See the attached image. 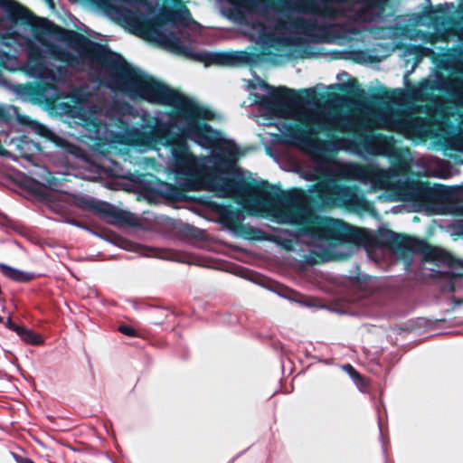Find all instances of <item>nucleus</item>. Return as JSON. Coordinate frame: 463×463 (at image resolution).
<instances>
[{"label":"nucleus","instance_id":"obj_1","mask_svg":"<svg viewBox=\"0 0 463 463\" xmlns=\"http://www.w3.org/2000/svg\"><path fill=\"white\" fill-rule=\"evenodd\" d=\"M173 156L176 174L205 179L210 191L219 197L240 199L242 207L251 214L271 217L279 223L307 222L309 209L302 198L250 185L237 177L232 162L204 160L202 163L185 147L174 149Z\"/></svg>","mask_w":463,"mask_h":463},{"label":"nucleus","instance_id":"obj_2","mask_svg":"<svg viewBox=\"0 0 463 463\" xmlns=\"http://www.w3.org/2000/svg\"><path fill=\"white\" fill-rule=\"evenodd\" d=\"M109 86L114 90L125 93L132 99H140L152 104L172 106L192 118H213V113L208 109L127 66H117L113 69Z\"/></svg>","mask_w":463,"mask_h":463},{"label":"nucleus","instance_id":"obj_3","mask_svg":"<svg viewBox=\"0 0 463 463\" xmlns=\"http://www.w3.org/2000/svg\"><path fill=\"white\" fill-rule=\"evenodd\" d=\"M75 105L70 110L73 122L82 126L91 139L105 140L109 143H120L133 146H151L154 137L147 135L146 128H129L128 123L113 112L109 115L89 106V99H80L75 96Z\"/></svg>","mask_w":463,"mask_h":463},{"label":"nucleus","instance_id":"obj_4","mask_svg":"<svg viewBox=\"0 0 463 463\" xmlns=\"http://www.w3.org/2000/svg\"><path fill=\"white\" fill-rule=\"evenodd\" d=\"M352 237L351 228L343 222L321 219L312 226L311 251L323 260L343 259L349 254L345 249Z\"/></svg>","mask_w":463,"mask_h":463},{"label":"nucleus","instance_id":"obj_5","mask_svg":"<svg viewBox=\"0 0 463 463\" xmlns=\"http://www.w3.org/2000/svg\"><path fill=\"white\" fill-rule=\"evenodd\" d=\"M299 26L288 15L275 14L266 17L264 24H253L248 32L250 38L267 47L298 44Z\"/></svg>","mask_w":463,"mask_h":463},{"label":"nucleus","instance_id":"obj_6","mask_svg":"<svg viewBox=\"0 0 463 463\" xmlns=\"http://www.w3.org/2000/svg\"><path fill=\"white\" fill-rule=\"evenodd\" d=\"M385 0H330L324 15L330 18L347 17L359 23L373 22L382 16Z\"/></svg>","mask_w":463,"mask_h":463},{"label":"nucleus","instance_id":"obj_7","mask_svg":"<svg viewBox=\"0 0 463 463\" xmlns=\"http://www.w3.org/2000/svg\"><path fill=\"white\" fill-rule=\"evenodd\" d=\"M295 116L299 122L318 130L335 129L343 132L358 131V127L354 118L349 116L338 117L331 115L318 108L315 109L302 108Z\"/></svg>","mask_w":463,"mask_h":463},{"label":"nucleus","instance_id":"obj_8","mask_svg":"<svg viewBox=\"0 0 463 463\" xmlns=\"http://www.w3.org/2000/svg\"><path fill=\"white\" fill-rule=\"evenodd\" d=\"M118 14L125 23L137 30H148L162 22L161 17H152L154 9L143 0H125Z\"/></svg>","mask_w":463,"mask_h":463},{"label":"nucleus","instance_id":"obj_9","mask_svg":"<svg viewBox=\"0 0 463 463\" xmlns=\"http://www.w3.org/2000/svg\"><path fill=\"white\" fill-rule=\"evenodd\" d=\"M352 173L356 174L359 178L367 179L375 188L395 191L401 194L404 190V182L393 170H383L376 167H353Z\"/></svg>","mask_w":463,"mask_h":463},{"label":"nucleus","instance_id":"obj_10","mask_svg":"<svg viewBox=\"0 0 463 463\" xmlns=\"http://www.w3.org/2000/svg\"><path fill=\"white\" fill-rule=\"evenodd\" d=\"M310 191L317 194L318 198L326 204L351 202L354 197V193L351 188L339 185L331 179L315 184Z\"/></svg>","mask_w":463,"mask_h":463},{"label":"nucleus","instance_id":"obj_11","mask_svg":"<svg viewBox=\"0 0 463 463\" xmlns=\"http://www.w3.org/2000/svg\"><path fill=\"white\" fill-rule=\"evenodd\" d=\"M422 118L406 116L401 118L392 119L387 117L381 118L378 121L365 126L366 128H383L411 137L420 132Z\"/></svg>","mask_w":463,"mask_h":463},{"label":"nucleus","instance_id":"obj_12","mask_svg":"<svg viewBox=\"0 0 463 463\" xmlns=\"http://www.w3.org/2000/svg\"><path fill=\"white\" fill-rule=\"evenodd\" d=\"M26 51L28 56L26 71L35 78L55 80L53 71L48 67L44 60L43 49L29 43L26 45Z\"/></svg>","mask_w":463,"mask_h":463},{"label":"nucleus","instance_id":"obj_13","mask_svg":"<svg viewBox=\"0 0 463 463\" xmlns=\"http://www.w3.org/2000/svg\"><path fill=\"white\" fill-rule=\"evenodd\" d=\"M153 33L155 40L164 44L171 51L175 52H183L182 43L180 42L179 38L174 35L172 33H167L161 28H155Z\"/></svg>","mask_w":463,"mask_h":463},{"label":"nucleus","instance_id":"obj_14","mask_svg":"<svg viewBox=\"0 0 463 463\" xmlns=\"http://www.w3.org/2000/svg\"><path fill=\"white\" fill-rule=\"evenodd\" d=\"M187 135L202 146L211 147L213 146V133L206 124L190 129Z\"/></svg>","mask_w":463,"mask_h":463},{"label":"nucleus","instance_id":"obj_15","mask_svg":"<svg viewBox=\"0 0 463 463\" xmlns=\"http://www.w3.org/2000/svg\"><path fill=\"white\" fill-rule=\"evenodd\" d=\"M449 273L450 277L448 290L454 292L458 288H463V263L458 260L452 261Z\"/></svg>","mask_w":463,"mask_h":463},{"label":"nucleus","instance_id":"obj_16","mask_svg":"<svg viewBox=\"0 0 463 463\" xmlns=\"http://www.w3.org/2000/svg\"><path fill=\"white\" fill-rule=\"evenodd\" d=\"M415 250L420 251L428 260L445 261L447 260V254L445 251L439 248L428 245L423 241H417V248Z\"/></svg>","mask_w":463,"mask_h":463},{"label":"nucleus","instance_id":"obj_17","mask_svg":"<svg viewBox=\"0 0 463 463\" xmlns=\"http://www.w3.org/2000/svg\"><path fill=\"white\" fill-rule=\"evenodd\" d=\"M231 2L245 8L249 12L263 14L268 8V5L263 0H230Z\"/></svg>","mask_w":463,"mask_h":463},{"label":"nucleus","instance_id":"obj_18","mask_svg":"<svg viewBox=\"0 0 463 463\" xmlns=\"http://www.w3.org/2000/svg\"><path fill=\"white\" fill-rule=\"evenodd\" d=\"M0 269L5 276L16 281H28L32 276L5 264H0Z\"/></svg>","mask_w":463,"mask_h":463},{"label":"nucleus","instance_id":"obj_19","mask_svg":"<svg viewBox=\"0 0 463 463\" xmlns=\"http://www.w3.org/2000/svg\"><path fill=\"white\" fill-rule=\"evenodd\" d=\"M16 334L26 344L37 345L43 343L39 335L34 334L32 330L20 326Z\"/></svg>","mask_w":463,"mask_h":463},{"label":"nucleus","instance_id":"obj_20","mask_svg":"<svg viewBox=\"0 0 463 463\" xmlns=\"http://www.w3.org/2000/svg\"><path fill=\"white\" fill-rule=\"evenodd\" d=\"M39 180L37 181L41 185L47 187L52 190H55L58 186L56 179L52 176L51 173L45 169L41 168L40 173L38 174Z\"/></svg>","mask_w":463,"mask_h":463},{"label":"nucleus","instance_id":"obj_21","mask_svg":"<svg viewBox=\"0 0 463 463\" xmlns=\"http://www.w3.org/2000/svg\"><path fill=\"white\" fill-rule=\"evenodd\" d=\"M24 39L19 34H14L10 37L4 38V44L8 47L14 48V51L18 52L23 47Z\"/></svg>","mask_w":463,"mask_h":463},{"label":"nucleus","instance_id":"obj_22","mask_svg":"<svg viewBox=\"0 0 463 463\" xmlns=\"http://www.w3.org/2000/svg\"><path fill=\"white\" fill-rule=\"evenodd\" d=\"M332 163L327 160L321 161L318 163V171L314 175V178H319L322 175H326L328 171L332 169Z\"/></svg>","mask_w":463,"mask_h":463},{"label":"nucleus","instance_id":"obj_23","mask_svg":"<svg viewBox=\"0 0 463 463\" xmlns=\"http://www.w3.org/2000/svg\"><path fill=\"white\" fill-rule=\"evenodd\" d=\"M344 370L350 375V377L355 382V383L359 386L360 383L363 382L362 376L358 372L354 370V368L350 364L344 365Z\"/></svg>","mask_w":463,"mask_h":463},{"label":"nucleus","instance_id":"obj_24","mask_svg":"<svg viewBox=\"0 0 463 463\" xmlns=\"http://www.w3.org/2000/svg\"><path fill=\"white\" fill-rule=\"evenodd\" d=\"M119 332L128 336H136V330L129 326H120L118 327Z\"/></svg>","mask_w":463,"mask_h":463},{"label":"nucleus","instance_id":"obj_25","mask_svg":"<svg viewBox=\"0 0 463 463\" xmlns=\"http://www.w3.org/2000/svg\"><path fill=\"white\" fill-rule=\"evenodd\" d=\"M280 2L288 6L302 8V4L305 2V0H280Z\"/></svg>","mask_w":463,"mask_h":463},{"label":"nucleus","instance_id":"obj_26","mask_svg":"<svg viewBox=\"0 0 463 463\" xmlns=\"http://www.w3.org/2000/svg\"><path fill=\"white\" fill-rule=\"evenodd\" d=\"M269 94L272 95V96H276V97H280V96H283L284 92L287 90L286 88H269Z\"/></svg>","mask_w":463,"mask_h":463},{"label":"nucleus","instance_id":"obj_27","mask_svg":"<svg viewBox=\"0 0 463 463\" xmlns=\"http://www.w3.org/2000/svg\"><path fill=\"white\" fill-rule=\"evenodd\" d=\"M218 61L222 64H225V65L232 64V57L230 55H219Z\"/></svg>","mask_w":463,"mask_h":463},{"label":"nucleus","instance_id":"obj_28","mask_svg":"<svg viewBox=\"0 0 463 463\" xmlns=\"http://www.w3.org/2000/svg\"><path fill=\"white\" fill-rule=\"evenodd\" d=\"M13 457L17 463H34L30 458H24L14 453H13Z\"/></svg>","mask_w":463,"mask_h":463},{"label":"nucleus","instance_id":"obj_29","mask_svg":"<svg viewBox=\"0 0 463 463\" xmlns=\"http://www.w3.org/2000/svg\"><path fill=\"white\" fill-rule=\"evenodd\" d=\"M5 326H6V327L10 328L11 330H14V332H17L18 329L20 328L19 326H16L15 324H14L12 322L11 318L7 319Z\"/></svg>","mask_w":463,"mask_h":463},{"label":"nucleus","instance_id":"obj_30","mask_svg":"<svg viewBox=\"0 0 463 463\" xmlns=\"http://www.w3.org/2000/svg\"><path fill=\"white\" fill-rule=\"evenodd\" d=\"M384 147L383 146H377V147H374L373 148L371 151H370V154H373V155H378V154H383L384 152Z\"/></svg>","mask_w":463,"mask_h":463},{"label":"nucleus","instance_id":"obj_31","mask_svg":"<svg viewBox=\"0 0 463 463\" xmlns=\"http://www.w3.org/2000/svg\"><path fill=\"white\" fill-rule=\"evenodd\" d=\"M164 19H165L167 22H171V27L176 26L175 23L171 17H169V15H165Z\"/></svg>","mask_w":463,"mask_h":463},{"label":"nucleus","instance_id":"obj_32","mask_svg":"<svg viewBox=\"0 0 463 463\" xmlns=\"http://www.w3.org/2000/svg\"><path fill=\"white\" fill-rule=\"evenodd\" d=\"M35 128L41 135H43V132L45 131L44 128L43 126L36 125Z\"/></svg>","mask_w":463,"mask_h":463},{"label":"nucleus","instance_id":"obj_33","mask_svg":"<svg viewBox=\"0 0 463 463\" xmlns=\"http://www.w3.org/2000/svg\"><path fill=\"white\" fill-rule=\"evenodd\" d=\"M19 120H20L21 122H23V123H26V124H32V123H33V122H31V121L29 120V118H19Z\"/></svg>","mask_w":463,"mask_h":463},{"label":"nucleus","instance_id":"obj_34","mask_svg":"<svg viewBox=\"0 0 463 463\" xmlns=\"http://www.w3.org/2000/svg\"><path fill=\"white\" fill-rule=\"evenodd\" d=\"M371 142H373V141H378L380 140V137H373L369 139Z\"/></svg>","mask_w":463,"mask_h":463},{"label":"nucleus","instance_id":"obj_35","mask_svg":"<svg viewBox=\"0 0 463 463\" xmlns=\"http://www.w3.org/2000/svg\"><path fill=\"white\" fill-rule=\"evenodd\" d=\"M193 24H194V26H199V24H198L196 22H193Z\"/></svg>","mask_w":463,"mask_h":463},{"label":"nucleus","instance_id":"obj_36","mask_svg":"<svg viewBox=\"0 0 463 463\" xmlns=\"http://www.w3.org/2000/svg\"><path fill=\"white\" fill-rule=\"evenodd\" d=\"M67 62L71 63L69 59L63 58Z\"/></svg>","mask_w":463,"mask_h":463},{"label":"nucleus","instance_id":"obj_37","mask_svg":"<svg viewBox=\"0 0 463 463\" xmlns=\"http://www.w3.org/2000/svg\"><path fill=\"white\" fill-rule=\"evenodd\" d=\"M2 321H3V317H0V323H1Z\"/></svg>","mask_w":463,"mask_h":463}]
</instances>
